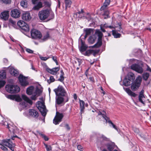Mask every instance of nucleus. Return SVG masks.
<instances>
[{
    "label": "nucleus",
    "instance_id": "obj_1",
    "mask_svg": "<svg viewBox=\"0 0 151 151\" xmlns=\"http://www.w3.org/2000/svg\"><path fill=\"white\" fill-rule=\"evenodd\" d=\"M0 148L5 151L7 150V148L5 146L8 147L12 151H14V147L15 145L12 142L10 139L3 140L1 143L0 144Z\"/></svg>",
    "mask_w": 151,
    "mask_h": 151
},
{
    "label": "nucleus",
    "instance_id": "obj_2",
    "mask_svg": "<svg viewBox=\"0 0 151 151\" xmlns=\"http://www.w3.org/2000/svg\"><path fill=\"white\" fill-rule=\"evenodd\" d=\"M142 81V77L140 76H138L135 81L131 83V89L133 91L137 90L139 87Z\"/></svg>",
    "mask_w": 151,
    "mask_h": 151
},
{
    "label": "nucleus",
    "instance_id": "obj_3",
    "mask_svg": "<svg viewBox=\"0 0 151 151\" xmlns=\"http://www.w3.org/2000/svg\"><path fill=\"white\" fill-rule=\"evenodd\" d=\"M5 89L7 91L11 93H17L20 90L19 87L17 86L9 84L6 86Z\"/></svg>",
    "mask_w": 151,
    "mask_h": 151
},
{
    "label": "nucleus",
    "instance_id": "obj_4",
    "mask_svg": "<svg viewBox=\"0 0 151 151\" xmlns=\"http://www.w3.org/2000/svg\"><path fill=\"white\" fill-rule=\"evenodd\" d=\"M56 96H65L66 92L62 86L59 85L57 88L54 90Z\"/></svg>",
    "mask_w": 151,
    "mask_h": 151
},
{
    "label": "nucleus",
    "instance_id": "obj_5",
    "mask_svg": "<svg viewBox=\"0 0 151 151\" xmlns=\"http://www.w3.org/2000/svg\"><path fill=\"white\" fill-rule=\"evenodd\" d=\"M50 14V11L49 10H44L39 12V17L41 20H44L48 17Z\"/></svg>",
    "mask_w": 151,
    "mask_h": 151
},
{
    "label": "nucleus",
    "instance_id": "obj_6",
    "mask_svg": "<svg viewBox=\"0 0 151 151\" xmlns=\"http://www.w3.org/2000/svg\"><path fill=\"white\" fill-rule=\"evenodd\" d=\"M37 107L38 108L42 115L43 116L46 115V109L44 103L43 102L38 101L37 102Z\"/></svg>",
    "mask_w": 151,
    "mask_h": 151
},
{
    "label": "nucleus",
    "instance_id": "obj_7",
    "mask_svg": "<svg viewBox=\"0 0 151 151\" xmlns=\"http://www.w3.org/2000/svg\"><path fill=\"white\" fill-rule=\"evenodd\" d=\"M63 116V114L57 112L56 116L53 120V123L55 125L58 124L61 121Z\"/></svg>",
    "mask_w": 151,
    "mask_h": 151
},
{
    "label": "nucleus",
    "instance_id": "obj_8",
    "mask_svg": "<svg viewBox=\"0 0 151 151\" xmlns=\"http://www.w3.org/2000/svg\"><path fill=\"white\" fill-rule=\"evenodd\" d=\"M31 34L32 38L33 39H40L42 36L41 33L35 29H33L31 30Z\"/></svg>",
    "mask_w": 151,
    "mask_h": 151
},
{
    "label": "nucleus",
    "instance_id": "obj_9",
    "mask_svg": "<svg viewBox=\"0 0 151 151\" xmlns=\"http://www.w3.org/2000/svg\"><path fill=\"white\" fill-rule=\"evenodd\" d=\"M131 68L139 73H142L143 71V69L142 67L138 64H134L132 65Z\"/></svg>",
    "mask_w": 151,
    "mask_h": 151
},
{
    "label": "nucleus",
    "instance_id": "obj_10",
    "mask_svg": "<svg viewBox=\"0 0 151 151\" xmlns=\"http://www.w3.org/2000/svg\"><path fill=\"white\" fill-rule=\"evenodd\" d=\"M19 80L21 85L23 86H26L28 85L29 83L27 79L22 75L20 74L18 77Z\"/></svg>",
    "mask_w": 151,
    "mask_h": 151
},
{
    "label": "nucleus",
    "instance_id": "obj_11",
    "mask_svg": "<svg viewBox=\"0 0 151 151\" xmlns=\"http://www.w3.org/2000/svg\"><path fill=\"white\" fill-rule=\"evenodd\" d=\"M64 96H56L55 98V104L62 106L63 105L65 102L64 99L63 97Z\"/></svg>",
    "mask_w": 151,
    "mask_h": 151
},
{
    "label": "nucleus",
    "instance_id": "obj_12",
    "mask_svg": "<svg viewBox=\"0 0 151 151\" xmlns=\"http://www.w3.org/2000/svg\"><path fill=\"white\" fill-rule=\"evenodd\" d=\"M21 13L20 11L17 9L12 10L11 11V16L15 18H18L20 17Z\"/></svg>",
    "mask_w": 151,
    "mask_h": 151
},
{
    "label": "nucleus",
    "instance_id": "obj_13",
    "mask_svg": "<svg viewBox=\"0 0 151 151\" xmlns=\"http://www.w3.org/2000/svg\"><path fill=\"white\" fill-rule=\"evenodd\" d=\"M99 51L97 50H86L85 53H82L85 56H89L93 54L94 56L98 53Z\"/></svg>",
    "mask_w": 151,
    "mask_h": 151
},
{
    "label": "nucleus",
    "instance_id": "obj_14",
    "mask_svg": "<svg viewBox=\"0 0 151 151\" xmlns=\"http://www.w3.org/2000/svg\"><path fill=\"white\" fill-rule=\"evenodd\" d=\"M60 70V68L59 67H56L52 69H50L48 68H47L46 70L48 73L54 75H57L58 72Z\"/></svg>",
    "mask_w": 151,
    "mask_h": 151
},
{
    "label": "nucleus",
    "instance_id": "obj_15",
    "mask_svg": "<svg viewBox=\"0 0 151 151\" xmlns=\"http://www.w3.org/2000/svg\"><path fill=\"white\" fill-rule=\"evenodd\" d=\"M40 94V91L38 88H37L35 91L32 94L31 97V99L34 100H36L38 96H39Z\"/></svg>",
    "mask_w": 151,
    "mask_h": 151
},
{
    "label": "nucleus",
    "instance_id": "obj_16",
    "mask_svg": "<svg viewBox=\"0 0 151 151\" xmlns=\"http://www.w3.org/2000/svg\"><path fill=\"white\" fill-rule=\"evenodd\" d=\"M0 17L1 19L7 20L9 17V11H5L1 14Z\"/></svg>",
    "mask_w": 151,
    "mask_h": 151
},
{
    "label": "nucleus",
    "instance_id": "obj_17",
    "mask_svg": "<svg viewBox=\"0 0 151 151\" xmlns=\"http://www.w3.org/2000/svg\"><path fill=\"white\" fill-rule=\"evenodd\" d=\"M22 18L23 20L27 21L30 20L31 19V17L29 13L27 12L23 14Z\"/></svg>",
    "mask_w": 151,
    "mask_h": 151
},
{
    "label": "nucleus",
    "instance_id": "obj_18",
    "mask_svg": "<svg viewBox=\"0 0 151 151\" xmlns=\"http://www.w3.org/2000/svg\"><path fill=\"white\" fill-rule=\"evenodd\" d=\"M144 90H142L139 93V100L140 102L142 104H145V102L144 101L145 100V97L144 95Z\"/></svg>",
    "mask_w": 151,
    "mask_h": 151
},
{
    "label": "nucleus",
    "instance_id": "obj_19",
    "mask_svg": "<svg viewBox=\"0 0 151 151\" xmlns=\"http://www.w3.org/2000/svg\"><path fill=\"white\" fill-rule=\"evenodd\" d=\"M3 125L5 126L7 128L10 132L13 133L14 132V127L10 124H8L6 122H4Z\"/></svg>",
    "mask_w": 151,
    "mask_h": 151
},
{
    "label": "nucleus",
    "instance_id": "obj_20",
    "mask_svg": "<svg viewBox=\"0 0 151 151\" xmlns=\"http://www.w3.org/2000/svg\"><path fill=\"white\" fill-rule=\"evenodd\" d=\"M29 115L33 117L37 118L39 116L38 113L36 110L32 109H29Z\"/></svg>",
    "mask_w": 151,
    "mask_h": 151
},
{
    "label": "nucleus",
    "instance_id": "obj_21",
    "mask_svg": "<svg viewBox=\"0 0 151 151\" xmlns=\"http://www.w3.org/2000/svg\"><path fill=\"white\" fill-rule=\"evenodd\" d=\"M9 72L12 75L15 76H18L19 74V73L17 70L11 67L9 68Z\"/></svg>",
    "mask_w": 151,
    "mask_h": 151
},
{
    "label": "nucleus",
    "instance_id": "obj_22",
    "mask_svg": "<svg viewBox=\"0 0 151 151\" xmlns=\"http://www.w3.org/2000/svg\"><path fill=\"white\" fill-rule=\"evenodd\" d=\"M127 93L129 95L133 97H135L137 95L132 91L129 88H124Z\"/></svg>",
    "mask_w": 151,
    "mask_h": 151
},
{
    "label": "nucleus",
    "instance_id": "obj_23",
    "mask_svg": "<svg viewBox=\"0 0 151 151\" xmlns=\"http://www.w3.org/2000/svg\"><path fill=\"white\" fill-rule=\"evenodd\" d=\"M107 148L109 151H112L116 147L115 143L114 142H111L108 144L106 145Z\"/></svg>",
    "mask_w": 151,
    "mask_h": 151
},
{
    "label": "nucleus",
    "instance_id": "obj_24",
    "mask_svg": "<svg viewBox=\"0 0 151 151\" xmlns=\"http://www.w3.org/2000/svg\"><path fill=\"white\" fill-rule=\"evenodd\" d=\"M34 87L33 86H30L27 89L26 92L27 94L30 95L34 92L35 91Z\"/></svg>",
    "mask_w": 151,
    "mask_h": 151
},
{
    "label": "nucleus",
    "instance_id": "obj_25",
    "mask_svg": "<svg viewBox=\"0 0 151 151\" xmlns=\"http://www.w3.org/2000/svg\"><path fill=\"white\" fill-rule=\"evenodd\" d=\"M6 96L7 98L12 100H15L16 101H17L21 99L20 97L15 95H9Z\"/></svg>",
    "mask_w": 151,
    "mask_h": 151
},
{
    "label": "nucleus",
    "instance_id": "obj_26",
    "mask_svg": "<svg viewBox=\"0 0 151 151\" xmlns=\"http://www.w3.org/2000/svg\"><path fill=\"white\" fill-rule=\"evenodd\" d=\"M22 97L23 100L30 105H32L33 102L26 95L22 94Z\"/></svg>",
    "mask_w": 151,
    "mask_h": 151
},
{
    "label": "nucleus",
    "instance_id": "obj_27",
    "mask_svg": "<svg viewBox=\"0 0 151 151\" xmlns=\"http://www.w3.org/2000/svg\"><path fill=\"white\" fill-rule=\"evenodd\" d=\"M131 81H132L134 79V75L132 72L129 73L125 77Z\"/></svg>",
    "mask_w": 151,
    "mask_h": 151
},
{
    "label": "nucleus",
    "instance_id": "obj_28",
    "mask_svg": "<svg viewBox=\"0 0 151 151\" xmlns=\"http://www.w3.org/2000/svg\"><path fill=\"white\" fill-rule=\"evenodd\" d=\"M65 9L66 10L68 8H70L72 4L71 0H65Z\"/></svg>",
    "mask_w": 151,
    "mask_h": 151
},
{
    "label": "nucleus",
    "instance_id": "obj_29",
    "mask_svg": "<svg viewBox=\"0 0 151 151\" xmlns=\"http://www.w3.org/2000/svg\"><path fill=\"white\" fill-rule=\"evenodd\" d=\"M80 105L81 108V114H82L84 112L85 108V102L83 100H80Z\"/></svg>",
    "mask_w": 151,
    "mask_h": 151
},
{
    "label": "nucleus",
    "instance_id": "obj_30",
    "mask_svg": "<svg viewBox=\"0 0 151 151\" xmlns=\"http://www.w3.org/2000/svg\"><path fill=\"white\" fill-rule=\"evenodd\" d=\"M132 82L130 80L125 78L123 80V85L125 86H128L131 85Z\"/></svg>",
    "mask_w": 151,
    "mask_h": 151
},
{
    "label": "nucleus",
    "instance_id": "obj_31",
    "mask_svg": "<svg viewBox=\"0 0 151 151\" xmlns=\"http://www.w3.org/2000/svg\"><path fill=\"white\" fill-rule=\"evenodd\" d=\"M84 31L85 32V35L84 36L85 38H86L87 37L90 35L91 32L92 31V29H84Z\"/></svg>",
    "mask_w": 151,
    "mask_h": 151
},
{
    "label": "nucleus",
    "instance_id": "obj_32",
    "mask_svg": "<svg viewBox=\"0 0 151 151\" xmlns=\"http://www.w3.org/2000/svg\"><path fill=\"white\" fill-rule=\"evenodd\" d=\"M42 3L41 2L39 1L37 5L34 7L33 9L35 10H38L40 8H42Z\"/></svg>",
    "mask_w": 151,
    "mask_h": 151
},
{
    "label": "nucleus",
    "instance_id": "obj_33",
    "mask_svg": "<svg viewBox=\"0 0 151 151\" xmlns=\"http://www.w3.org/2000/svg\"><path fill=\"white\" fill-rule=\"evenodd\" d=\"M42 3L41 2L39 1L37 5L34 7L33 9L35 10H38L40 8H42Z\"/></svg>",
    "mask_w": 151,
    "mask_h": 151
},
{
    "label": "nucleus",
    "instance_id": "obj_34",
    "mask_svg": "<svg viewBox=\"0 0 151 151\" xmlns=\"http://www.w3.org/2000/svg\"><path fill=\"white\" fill-rule=\"evenodd\" d=\"M60 78L58 79V80L60 81L61 82H63L64 80V73L63 70H60Z\"/></svg>",
    "mask_w": 151,
    "mask_h": 151
},
{
    "label": "nucleus",
    "instance_id": "obj_35",
    "mask_svg": "<svg viewBox=\"0 0 151 151\" xmlns=\"http://www.w3.org/2000/svg\"><path fill=\"white\" fill-rule=\"evenodd\" d=\"M27 0H22L21 1V5L23 8H26L27 6Z\"/></svg>",
    "mask_w": 151,
    "mask_h": 151
},
{
    "label": "nucleus",
    "instance_id": "obj_36",
    "mask_svg": "<svg viewBox=\"0 0 151 151\" xmlns=\"http://www.w3.org/2000/svg\"><path fill=\"white\" fill-rule=\"evenodd\" d=\"M98 42L93 46H92V47H98L101 46L102 44V40L101 39H98Z\"/></svg>",
    "mask_w": 151,
    "mask_h": 151
},
{
    "label": "nucleus",
    "instance_id": "obj_37",
    "mask_svg": "<svg viewBox=\"0 0 151 151\" xmlns=\"http://www.w3.org/2000/svg\"><path fill=\"white\" fill-rule=\"evenodd\" d=\"M99 139L101 141H109V138L106 137L104 135L101 134L100 135L99 137Z\"/></svg>",
    "mask_w": 151,
    "mask_h": 151
},
{
    "label": "nucleus",
    "instance_id": "obj_38",
    "mask_svg": "<svg viewBox=\"0 0 151 151\" xmlns=\"http://www.w3.org/2000/svg\"><path fill=\"white\" fill-rule=\"evenodd\" d=\"M102 117L105 119L106 122L109 120V119L106 116V113L104 111H103L101 113H100Z\"/></svg>",
    "mask_w": 151,
    "mask_h": 151
},
{
    "label": "nucleus",
    "instance_id": "obj_39",
    "mask_svg": "<svg viewBox=\"0 0 151 151\" xmlns=\"http://www.w3.org/2000/svg\"><path fill=\"white\" fill-rule=\"evenodd\" d=\"M6 78V73L5 70H2L0 71V78L4 79Z\"/></svg>",
    "mask_w": 151,
    "mask_h": 151
},
{
    "label": "nucleus",
    "instance_id": "obj_40",
    "mask_svg": "<svg viewBox=\"0 0 151 151\" xmlns=\"http://www.w3.org/2000/svg\"><path fill=\"white\" fill-rule=\"evenodd\" d=\"M96 34L97 35L98 38V39H101L103 36V34L102 32L99 30H97L96 31Z\"/></svg>",
    "mask_w": 151,
    "mask_h": 151
},
{
    "label": "nucleus",
    "instance_id": "obj_41",
    "mask_svg": "<svg viewBox=\"0 0 151 151\" xmlns=\"http://www.w3.org/2000/svg\"><path fill=\"white\" fill-rule=\"evenodd\" d=\"M24 24V25L21 28V29L25 32H29V29L28 25L26 23Z\"/></svg>",
    "mask_w": 151,
    "mask_h": 151
},
{
    "label": "nucleus",
    "instance_id": "obj_42",
    "mask_svg": "<svg viewBox=\"0 0 151 151\" xmlns=\"http://www.w3.org/2000/svg\"><path fill=\"white\" fill-rule=\"evenodd\" d=\"M87 49V47L85 46L83 42H81V46L80 48V50L81 52L85 51Z\"/></svg>",
    "mask_w": 151,
    "mask_h": 151
},
{
    "label": "nucleus",
    "instance_id": "obj_43",
    "mask_svg": "<svg viewBox=\"0 0 151 151\" xmlns=\"http://www.w3.org/2000/svg\"><path fill=\"white\" fill-rule=\"evenodd\" d=\"M112 35L114 36V37L115 38H119L121 36V34L117 33L116 32L115 30H112Z\"/></svg>",
    "mask_w": 151,
    "mask_h": 151
},
{
    "label": "nucleus",
    "instance_id": "obj_44",
    "mask_svg": "<svg viewBox=\"0 0 151 151\" xmlns=\"http://www.w3.org/2000/svg\"><path fill=\"white\" fill-rule=\"evenodd\" d=\"M150 76V74L147 73H144L142 76L143 79L145 81H147Z\"/></svg>",
    "mask_w": 151,
    "mask_h": 151
},
{
    "label": "nucleus",
    "instance_id": "obj_45",
    "mask_svg": "<svg viewBox=\"0 0 151 151\" xmlns=\"http://www.w3.org/2000/svg\"><path fill=\"white\" fill-rule=\"evenodd\" d=\"M25 24V23L22 20H20L18 22L17 24L21 29L23 26Z\"/></svg>",
    "mask_w": 151,
    "mask_h": 151
},
{
    "label": "nucleus",
    "instance_id": "obj_46",
    "mask_svg": "<svg viewBox=\"0 0 151 151\" xmlns=\"http://www.w3.org/2000/svg\"><path fill=\"white\" fill-rule=\"evenodd\" d=\"M96 40L95 37H93L92 36H90L88 39V40L89 43L92 44Z\"/></svg>",
    "mask_w": 151,
    "mask_h": 151
},
{
    "label": "nucleus",
    "instance_id": "obj_47",
    "mask_svg": "<svg viewBox=\"0 0 151 151\" xmlns=\"http://www.w3.org/2000/svg\"><path fill=\"white\" fill-rule=\"evenodd\" d=\"M104 13L103 15L104 16V18L106 19L109 17V12L108 10H106L104 11Z\"/></svg>",
    "mask_w": 151,
    "mask_h": 151
},
{
    "label": "nucleus",
    "instance_id": "obj_48",
    "mask_svg": "<svg viewBox=\"0 0 151 151\" xmlns=\"http://www.w3.org/2000/svg\"><path fill=\"white\" fill-rule=\"evenodd\" d=\"M9 24H10L12 25L14 28H16L17 26L16 25V22L11 19H9Z\"/></svg>",
    "mask_w": 151,
    "mask_h": 151
},
{
    "label": "nucleus",
    "instance_id": "obj_49",
    "mask_svg": "<svg viewBox=\"0 0 151 151\" xmlns=\"http://www.w3.org/2000/svg\"><path fill=\"white\" fill-rule=\"evenodd\" d=\"M79 17L81 18H82L83 17V18H84L86 19H87L88 21H89L91 19V18L90 16V15L89 13H87V16H83V17H82L80 15L79 16Z\"/></svg>",
    "mask_w": 151,
    "mask_h": 151
},
{
    "label": "nucleus",
    "instance_id": "obj_50",
    "mask_svg": "<svg viewBox=\"0 0 151 151\" xmlns=\"http://www.w3.org/2000/svg\"><path fill=\"white\" fill-rule=\"evenodd\" d=\"M44 3L46 6L50 7L51 5V1L50 0H44Z\"/></svg>",
    "mask_w": 151,
    "mask_h": 151
},
{
    "label": "nucleus",
    "instance_id": "obj_51",
    "mask_svg": "<svg viewBox=\"0 0 151 151\" xmlns=\"http://www.w3.org/2000/svg\"><path fill=\"white\" fill-rule=\"evenodd\" d=\"M55 81V79L54 78L53 76H51L50 77V79L49 80H48L47 81L48 83L50 84L51 83L54 82Z\"/></svg>",
    "mask_w": 151,
    "mask_h": 151
},
{
    "label": "nucleus",
    "instance_id": "obj_52",
    "mask_svg": "<svg viewBox=\"0 0 151 151\" xmlns=\"http://www.w3.org/2000/svg\"><path fill=\"white\" fill-rule=\"evenodd\" d=\"M49 37V35L48 33H46V34L44 36L43 40H46L48 39Z\"/></svg>",
    "mask_w": 151,
    "mask_h": 151
},
{
    "label": "nucleus",
    "instance_id": "obj_53",
    "mask_svg": "<svg viewBox=\"0 0 151 151\" xmlns=\"http://www.w3.org/2000/svg\"><path fill=\"white\" fill-rule=\"evenodd\" d=\"M5 83L6 82L4 81L0 80V88L3 87Z\"/></svg>",
    "mask_w": 151,
    "mask_h": 151
},
{
    "label": "nucleus",
    "instance_id": "obj_54",
    "mask_svg": "<svg viewBox=\"0 0 151 151\" xmlns=\"http://www.w3.org/2000/svg\"><path fill=\"white\" fill-rule=\"evenodd\" d=\"M107 6H108L107 5L105 4H104L103 6H102L101 8V11H104L105 10H107L106 8Z\"/></svg>",
    "mask_w": 151,
    "mask_h": 151
},
{
    "label": "nucleus",
    "instance_id": "obj_55",
    "mask_svg": "<svg viewBox=\"0 0 151 151\" xmlns=\"http://www.w3.org/2000/svg\"><path fill=\"white\" fill-rule=\"evenodd\" d=\"M45 145L47 151H49L51 150L52 148L50 145H47L46 144H45Z\"/></svg>",
    "mask_w": 151,
    "mask_h": 151
},
{
    "label": "nucleus",
    "instance_id": "obj_56",
    "mask_svg": "<svg viewBox=\"0 0 151 151\" xmlns=\"http://www.w3.org/2000/svg\"><path fill=\"white\" fill-rule=\"evenodd\" d=\"M50 58V57H47L40 56V59L43 61H46Z\"/></svg>",
    "mask_w": 151,
    "mask_h": 151
},
{
    "label": "nucleus",
    "instance_id": "obj_57",
    "mask_svg": "<svg viewBox=\"0 0 151 151\" xmlns=\"http://www.w3.org/2000/svg\"><path fill=\"white\" fill-rule=\"evenodd\" d=\"M107 122L109 124H111L112 126L115 129L117 130V128H116V126H115V125H114V124L110 120H109L107 121Z\"/></svg>",
    "mask_w": 151,
    "mask_h": 151
},
{
    "label": "nucleus",
    "instance_id": "obj_58",
    "mask_svg": "<svg viewBox=\"0 0 151 151\" xmlns=\"http://www.w3.org/2000/svg\"><path fill=\"white\" fill-rule=\"evenodd\" d=\"M52 60L55 61L57 65H58V61L57 60V57L55 56H52Z\"/></svg>",
    "mask_w": 151,
    "mask_h": 151
},
{
    "label": "nucleus",
    "instance_id": "obj_59",
    "mask_svg": "<svg viewBox=\"0 0 151 151\" xmlns=\"http://www.w3.org/2000/svg\"><path fill=\"white\" fill-rule=\"evenodd\" d=\"M3 2L6 4L10 3L11 2V0H1Z\"/></svg>",
    "mask_w": 151,
    "mask_h": 151
},
{
    "label": "nucleus",
    "instance_id": "obj_60",
    "mask_svg": "<svg viewBox=\"0 0 151 151\" xmlns=\"http://www.w3.org/2000/svg\"><path fill=\"white\" fill-rule=\"evenodd\" d=\"M110 2V0H105L104 4H105L107 5L108 6Z\"/></svg>",
    "mask_w": 151,
    "mask_h": 151
},
{
    "label": "nucleus",
    "instance_id": "obj_61",
    "mask_svg": "<svg viewBox=\"0 0 151 151\" xmlns=\"http://www.w3.org/2000/svg\"><path fill=\"white\" fill-rule=\"evenodd\" d=\"M77 148L78 150H80L81 151H82L83 150V148L80 145H78L77 146Z\"/></svg>",
    "mask_w": 151,
    "mask_h": 151
},
{
    "label": "nucleus",
    "instance_id": "obj_62",
    "mask_svg": "<svg viewBox=\"0 0 151 151\" xmlns=\"http://www.w3.org/2000/svg\"><path fill=\"white\" fill-rule=\"evenodd\" d=\"M89 79L90 81H91L92 83H94L95 82V80L93 77H90L89 78Z\"/></svg>",
    "mask_w": 151,
    "mask_h": 151
},
{
    "label": "nucleus",
    "instance_id": "obj_63",
    "mask_svg": "<svg viewBox=\"0 0 151 151\" xmlns=\"http://www.w3.org/2000/svg\"><path fill=\"white\" fill-rule=\"evenodd\" d=\"M26 51L29 53H33V51L29 49H26Z\"/></svg>",
    "mask_w": 151,
    "mask_h": 151
},
{
    "label": "nucleus",
    "instance_id": "obj_64",
    "mask_svg": "<svg viewBox=\"0 0 151 151\" xmlns=\"http://www.w3.org/2000/svg\"><path fill=\"white\" fill-rule=\"evenodd\" d=\"M42 137L45 141H48V138L44 135H42Z\"/></svg>",
    "mask_w": 151,
    "mask_h": 151
}]
</instances>
